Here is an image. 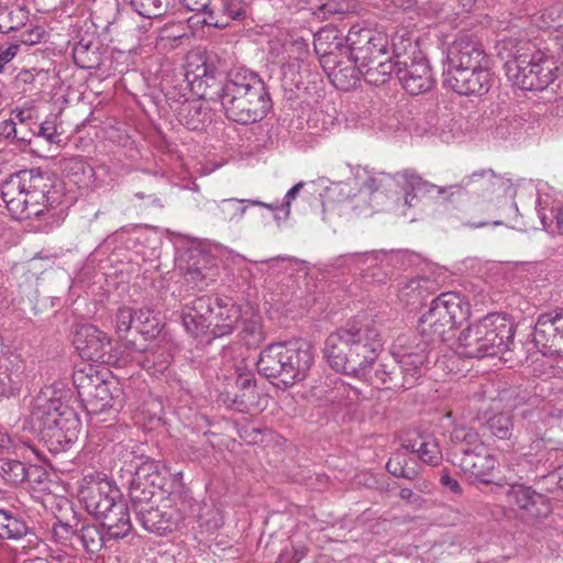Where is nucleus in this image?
I'll return each mask as SVG.
<instances>
[{
  "instance_id": "nucleus-10",
  "label": "nucleus",
  "mask_w": 563,
  "mask_h": 563,
  "mask_svg": "<svg viewBox=\"0 0 563 563\" xmlns=\"http://www.w3.org/2000/svg\"><path fill=\"white\" fill-rule=\"evenodd\" d=\"M406 42L413 51L407 54V46H404L402 53L398 45H395L396 76L409 95L417 96L429 91L434 85V78L426 56L416 49L409 38Z\"/></svg>"
},
{
  "instance_id": "nucleus-38",
  "label": "nucleus",
  "mask_w": 563,
  "mask_h": 563,
  "mask_svg": "<svg viewBox=\"0 0 563 563\" xmlns=\"http://www.w3.org/2000/svg\"><path fill=\"white\" fill-rule=\"evenodd\" d=\"M178 120L188 130L199 131L203 129L208 113L199 102L187 101L178 110Z\"/></svg>"
},
{
  "instance_id": "nucleus-1",
  "label": "nucleus",
  "mask_w": 563,
  "mask_h": 563,
  "mask_svg": "<svg viewBox=\"0 0 563 563\" xmlns=\"http://www.w3.org/2000/svg\"><path fill=\"white\" fill-rule=\"evenodd\" d=\"M382 349L383 340L375 322L357 316L328 336L324 355L334 371L363 380Z\"/></svg>"
},
{
  "instance_id": "nucleus-53",
  "label": "nucleus",
  "mask_w": 563,
  "mask_h": 563,
  "mask_svg": "<svg viewBox=\"0 0 563 563\" xmlns=\"http://www.w3.org/2000/svg\"><path fill=\"white\" fill-rule=\"evenodd\" d=\"M55 120L56 118L54 117L46 118L40 125L38 136L44 137L48 143H57L59 141L60 134L57 132Z\"/></svg>"
},
{
  "instance_id": "nucleus-48",
  "label": "nucleus",
  "mask_w": 563,
  "mask_h": 563,
  "mask_svg": "<svg viewBox=\"0 0 563 563\" xmlns=\"http://www.w3.org/2000/svg\"><path fill=\"white\" fill-rule=\"evenodd\" d=\"M132 8L147 19L161 16L167 9L165 0H131Z\"/></svg>"
},
{
  "instance_id": "nucleus-45",
  "label": "nucleus",
  "mask_w": 563,
  "mask_h": 563,
  "mask_svg": "<svg viewBox=\"0 0 563 563\" xmlns=\"http://www.w3.org/2000/svg\"><path fill=\"white\" fill-rule=\"evenodd\" d=\"M25 465L11 459H0V476L10 485H18L25 481L27 477Z\"/></svg>"
},
{
  "instance_id": "nucleus-17",
  "label": "nucleus",
  "mask_w": 563,
  "mask_h": 563,
  "mask_svg": "<svg viewBox=\"0 0 563 563\" xmlns=\"http://www.w3.org/2000/svg\"><path fill=\"white\" fill-rule=\"evenodd\" d=\"M73 343L79 355L87 361L108 363L111 358V339L92 324L77 327Z\"/></svg>"
},
{
  "instance_id": "nucleus-44",
  "label": "nucleus",
  "mask_w": 563,
  "mask_h": 563,
  "mask_svg": "<svg viewBox=\"0 0 563 563\" xmlns=\"http://www.w3.org/2000/svg\"><path fill=\"white\" fill-rule=\"evenodd\" d=\"M241 335L249 346H256L264 341L262 319L257 313H252L250 318L242 317Z\"/></svg>"
},
{
  "instance_id": "nucleus-52",
  "label": "nucleus",
  "mask_w": 563,
  "mask_h": 563,
  "mask_svg": "<svg viewBox=\"0 0 563 563\" xmlns=\"http://www.w3.org/2000/svg\"><path fill=\"white\" fill-rule=\"evenodd\" d=\"M194 73V79L206 80L208 84L209 79H214L217 75L220 73V69L213 63L212 56H208L206 59L201 60V64L197 65Z\"/></svg>"
},
{
  "instance_id": "nucleus-23",
  "label": "nucleus",
  "mask_w": 563,
  "mask_h": 563,
  "mask_svg": "<svg viewBox=\"0 0 563 563\" xmlns=\"http://www.w3.org/2000/svg\"><path fill=\"white\" fill-rule=\"evenodd\" d=\"M454 463L464 474L487 484L490 482L488 477L496 467L497 460L495 455L489 452L488 448L483 444L477 446L476 450L461 455L459 459L454 460Z\"/></svg>"
},
{
  "instance_id": "nucleus-51",
  "label": "nucleus",
  "mask_w": 563,
  "mask_h": 563,
  "mask_svg": "<svg viewBox=\"0 0 563 563\" xmlns=\"http://www.w3.org/2000/svg\"><path fill=\"white\" fill-rule=\"evenodd\" d=\"M183 3L187 10L197 12L195 16L189 19V21L195 24H201V22L198 21L203 19L209 11H213V9L210 8L212 0H183Z\"/></svg>"
},
{
  "instance_id": "nucleus-50",
  "label": "nucleus",
  "mask_w": 563,
  "mask_h": 563,
  "mask_svg": "<svg viewBox=\"0 0 563 563\" xmlns=\"http://www.w3.org/2000/svg\"><path fill=\"white\" fill-rule=\"evenodd\" d=\"M236 379L235 384L238 388L243 390L242 397H254L255 391V378L254 375L250 371H245L242 366V363L236 366Z\"/></svg>"
},
{
  "instance_id": "nucleus-55",
  "label": "nucleus",
  "mask_w": 563,
  "mask_h": 563,
  "mask_svg": "<svg viewBox=\"0 0 563 563\" xmlns=\"http://www.w3.org/2000/svg\"><path fill=\"white\" fill-rule=\"evenodd\" d=\"M334 389L336 390V395L330 396L328 398L332 402H342L343 400L340 396L343 395H345L351 400L358 398V390L356 388L346 386L344 383H336Z\"/></svg>"
},
{
  "instance_id": "nucleus-42",
  "label": "nucleus",
  "mask_w": 563,
  "mask_h": 563,
  "mask_svg": "<svg viewBox=\"0 0 563 563\" xmlns=\"http://www.w3.org/2000/svg\"><path fill=\"white\" fill-rule=\"evenodd\" d=\"M331 76L332 82L338 89L350 90L360 81L362 74L356 64L343 67L340 63L333 68Z\"/></svg>"
},
{
  "instance_id": "nucleus-5",
  "label": "nucleus",
  "mask_w": 563,
  "mask_h": 563,
  "mask_svg": "<svg viewBox=\"0 0 563 563\" xmlns=\"http://www.w3.org/2000/svg\"><path fill=\"white\" fill-rule=\"evenodd\" d=\"M312 363L310 343L297 339L269 344L261 352L256 366L265 377L276 378L289 387L306 378Z\"/></svg>"
},
{
  "instance_id": "nucleus-13",
  "label": "nucleus",
  "mask_w": 563,
  "mask_h": 563,
  "mask_svg": "<svg viewBox=\"0 0 563 563\" xmlns=\"http://www.w3.org/2000/svg\"><path fill=\"white\" fill-rule=\"evenodd\" d=\"M490 65L483 45L473 35L459 36L449 47L443 63V71L470 69Z\"/></svg>"
},
{
  "instance_id": "nucleus-30",
  "label": "nucleus",
  "mask_w": 563,
  "mask_h": 563,
  "mask_svg": "<svg viewBox=\"0 0 563 563\" xmlns=\"http://www.w3.org/2000/svg\"><path fill=\"white\" fill-rule=\"evenodd\" d=\"M80 429V421L76 412L68 406H62L59 416L56 417V423L53 426L47 438L59 444H69L76 441Z\"/></svg>"
},
{
  "instance_id": "nucleus-15",
  "label": "nucleus",
  "mask_w": 563,
  "mask_h": 563,
  "mask_svg": "<svg viewBox=\"0 0 563 563\" xmlns=\"http://www.w3.org/2000/svg\"><path fill=\"white\" fill-rule=\"evenodd\" d=\"M489 66L443 71V85L459 95H484L492 86Z\"/></svg>"
},
{
  "instance_id": "nucleus-4",
  "label": "nucleus",
  "mask_w": 563,
  "mask_h": 563,
  "mask_svg": "<svg viewBox=\"0 0 563 563\" xmlns=\"http://www.w3.org/2000/svg\"><path fill=\"white\" fill-rule=\"evenodd\" d=\"M79 498L86 510L101 521L109 539H123L132 531L128 504L110 482L97 481L82 486Z\"/></svg>"
},
{
  "instance_id": "nucleus-63",
  "label": "nucleus",
  "mask_w": 563,
  "mask_h": 563,
  "mask_svg": "<svg viewBox=\"0 0 563 563\" xmlns=\"http://www.w3.org/2000/svg\"><path fill=\"white\" fill-rule=\"evenodd\" d=\"M399 497L412 505H419L421 503V497L416 495L410 488H401Z\"/></svg>"
},
{
  "instance_id": "nucleus-57",
  "label": "nucleus",
  "mask_w": 563,
  "mask_h": 563,
  "mask_svg": "<svg viewBox=\"0 0 563 563\" xmlns=\"http://www.w3.org/2000/svg\"><path fill=\"white\" fill-rule=\"evenodd\" d=\"M24 471L27 473L25 481L30 483L42 484L47 478V472L40 465H25Z\"/></svg>"
},
{
  "instance_id": "nucleus-35",
  "label": "nucleus",
  "mask_w": 563,
  "mask_h": 563,
  "mask_svg": "<svg viewBox=\"0 0 563 563\" xmlns=\"http://www.w3.org/2000/svg\"><path fill=\"white\" fill-rule=\"evenodd\" d=\"M139 521L146 531L159 536L172 531L174 526L173 516L170 512L152 507L146 510H140Z\"/></svg>"
},
{
  "instance_id": "nucleus-11",
  "label": "nucleus",
  "mask_w": 563,
  "mask_h": 563,
  "mask_svg": "<svg viewBox=\"0 0 563 563\" xmlns=\"http://www.w3.org/2000/svg\"><path fill=\"white\" fill-rule=\"evenodd\" d=\"M346 43L350 60L357 67L369 66V63L387 56V36L372 29L353 25L346 35Z\"/></svg>"
},
{
  "instance_id": "nucleus-40",
  "label": "nucleus",
  "mask_w": 563,
  "mask_h": 563,
  "mask_svg": "<svg viewBox=\"0 0 563 563\" xmlns=\"http://www.w3.org/2000/svg\"><path fill=\"white\" fill-rule=\"evenodd\" d=\"M242 200L235 198L220 200L216 203L213 216L224 222L240 221L246 212V206H241L244 203Z\"/></svg>"
},
{
  "instance_id": "nucleus-49",
  "label": "nucleus",
  "mask_w": 563,
  "mask_h": 563,
  "mask_svg": "<svg viewBox=\"0 0 563 563\" xmlns=\"http://www.w3.org/2000/svg\"><path fill=\"white\" fill-rule=\"evenodd\" d=\"M77 521L74 525L56 521L52 527L53 538L63 545L76 549Z\"/></svg>"
},
{
  "instance_id": "nucleus-26",
  "label": "nucleus",
  "mask_w": 563,
  "mask_h": 563,
  "mask_svg": "<svg viewBox=\"0 0 563 563\" xmlns=\"http://www.w3.org/2000/svg\"><path fill=\"white\" fill-rule=\"evenodd\" d=\"M209 334L213 338L229 335L242 319L241 309L229 300L216 298Z\"/></svg>"
},
{
  "instance_id": "nucleus-24",
  "label": "nucleus",
  "mask_w": 563,
  "mask_h": 563,
  "mask_svg": "<svg viewBox=\"0 0 563 563\" xmlns=\"http://www.w3.org/2000/svg\"><path fill=\"white\" fill-rule=\"evenodd\" d=\"M172 360L170 343L165 339L151 343L134 355V361L151 375L163 374Z\"/></svg>"
},
{
  "instance_id": "nucleus-21",
  "label": "nucleus",
  "mask_w": 563,
  "mask_h": 563,
  "mask_svg": "<svg viewBox=\"0 0 563 563\" xmlns=\"http://www.w3.org/2000/svg\"><path fill=\"white\" fill-rule=\"evenodd\" d=\"M217 261L206 252L196 251L190 254L184 279L192 290H203L218 276Z\"/></svg>"
},
{
  "instance_id": "nucleus-41",
  "label": "nucleus",
  "mask_w": 563,
  "mask_h": 563,
  "mask_svg": "<svg viewBox=\"0 0 563 563\" xmlns=\"http://www.w3.org/2000/svg\"><path fill=\"white\" fill-rule=\"evenodd\" d=\"M161 319L150 307L136 309L135 330L144 336H155L159 332Z\"/></svg>"
},
{
  "instance_id": "nucleus-62",
  "label": "nucleus",
  "mask_w": 563,
  "mask_h": 563,
  "mask_svg": "<svg viewBox=\"0 0 563 563\" xmlns=\"http://www.w3.org/2000/svg\"><path fill=\"white\" fill-rule=\"evenodd\" d=\"M339 12L338 4L335 2L329 1L325 3H322L318 7L314 14L320 19H329L331 15Z\"/></svg>"
},
{
  "instance_id": "nucleus-2",
  "label": "nucleus",
  "mask_w": 563,
  "mask_h": 563,
  "mask_svg": "<svg viewBox=\"0 0 563 563\" xmlns=\"http://www.w3.org/2000/svg\"><path fill=\"white\" fill-rule=\"evenodd\" d=\"M0 192L9 212L18 220L42 216L57 203L49 175L36 168L11 174L2 181Z\"/></svg>"
},
{
  "instance_id": "nucleus-12",
  "label": "nucleus",
  "mask_w": 563,
  "mask_h": 563,
  "mask_svg": "<svg viewBox=\"0 0 563 563\" xmlns=\"http://www.w3.org/2000/svg\"><path fill=\"white\" fill-rule=\"evenodd\" d=\"M399 176L411 188V191L406 192V196L404 198L405 205L408 207H417L421 198L428 194L432 195L433 192H437L438 196H442L445 194L453 195V189L455 188H467L473 183H478L479 180H485L490 184L493 183L494 179L497 178V175L493 169H481L472 173L470 176L464 177L459 185L439 187L423 180L413 170H404L399 174Z\"/></svg>"
},
{
  "instance_id": "nucleus-27",
  "label": "nucleus",
  "mask_w": 563,
  "mask_h": 563,
  "mask_svg": "<svg viewBox=\"0 0 563 563\" xmlns=\"http://www.w3.org/2000/svg\"><path fill=\"white\" fill-rule=\"evenodd\" d=\"M506 498L509 505L525 510L530 517L545 516L549 511L545 497L523 485H510L506 490Z\"/></svg>"
},
{
  "instance_id": "nucleus-36",
  "label": "nucleus",
  "mask_w": 563,
  "mask_h": 563,
  "mask_svg": "<svg viewBox=\"0 0 563 563\" xmlns=\"http://www.w3.org/2000/svg\"><path fill=\"white\" fill-rule=\"evenodd\" d=\"M30 534L32 529L11 511L0 509V539L19 541Z\"/></svg>"
},
{
  "instance_id": "nucleus-34",
  "label": "nucleus",
  "mask_w": 563,
  "mask_h": 563,
  "mask_svg": "<svg viewBox=\"0 0 563 563\" xmlns=\"http://www.w3.org/2000/svg\"><path fill=\"white\" fill-rule=\"evenodd\" d=\"M417 443L404 442L401 448L395 451L386 463V470L396 477L413 479L417 475L415 467L408 466L410 451H415Z\"/></svg>"
},
{
  "instance_id": "nucleus-16",
  "label": "nucleus",
  "mask_w": 563,
  "mask_h": 563,
  "mask_svg": "<svg viewBox=\"0 0 563 563\" xmlns=\"http://www.w3.org/2000/svg\"><path fill=\"white\" fill-rule=\"evenodd\" d=\"M79 369L74 374V384L78 396L89 412L97 413L110 406V390L108 384L98 375Z\"/></svg>"
},
{
  "instance_id": "nucleus-3",
  "label": "nucleus",
  "mask_w": 563,
  "mask_h": 563,
  "mask_svg": "<svg viewBox=\"0 0 563 563\" xmlns=\"http://www.w3.org/2000/svg\"><path fill=\"white\" fill-rule=\"evenodd\" d=\"M219 99L227 118L240 124L261 121L271 109V98L263 79L246 69L229 74Z\"/></svg>"
},
{
  "instance_id": "nucleus-22",
  "label": "nucleus",
  "mask_w": 563,
  "mask_h": 563,
  "mask_svg": "<svg viewBox=\"0 0 563 563\" xmlns=\"http://www.w3.org/2000/svg\"><path fill=\"white\" fill-rule=\"evenodd\" d=\"M26 379V363L18 355L0 356V398L15 397Z\"/></svg>"
},
{
  "instance_id": "nucleus-60",
  "label": "nucleus",
  "mask_w": 563,
  "mask_h": 563,
  "mask_svg": "<svg viewBox=\"0 0 563 563\" xmlns=\"http://www.w3.org/2000/svg\"><path fill=\"white\" fill-rule=\"evenodd\" d=\"M333 35V38H335L334 31L333 30H323L319 33H317L314 37V48L317 52H322V54H331L330 46L323 48L324 41L329 40L330 36Z\"/></svg>"
},
{
  "instance_id": "nucleus-31",
  "label": "nucleus",
  "mask_w": 563,
  "mask_h": 563,
  "mask_svg": "<svg viewBox=\"0 0 563 563\" xmlns=\"http://www.w3.org/2000/svg\"><path fill=\"white\" fill-rule=\"evenodd\" d=\"M395 37L393 40V57L388 55L377 59L375 63H369V66L360 67L362 77L364 80L374 86H380L386 84L391 75L397 73L396 57H395V45H397Z\"/></svg>"
},
{
  "instance_id": "nucleus-19",
  "label": "nucleus",
  "mask_w": 563,
  "mask_h": 563,
  "mask_svg": "<svg viewBox=\"0 0 563 563\" xmlns=\"http://www.w3.org/2000/svg\"><path fill=\"white\" fill-rule=\"evenodd\" d=\"M448 221L453 228L466 227L471 229H478L493 223L500 225V220H493L496 216L495 206L486 200H476L462 208L452 207L446 210Z\"/></svg>"
},
{
  "instance_id": "nucleus-29",
  "label": "nucleus",
  "mask_w": 563,
  "mask_h": 563,
  "mask_svg": "<svg viewBox=\"0 0 563 563\" xmlns=\"http://www.w3.org/2000/svg\"><path fill=\"white\" fill-rule=\"evenodd\" d=\"M62 406L63 402L58 398L38 395L34 399L31 411L33 428L43 433L44 437H47L48 432H51L53 426L56 423V417L59 416Z\"/></svg>"
},
{
  "instance_id": "nucleus-33",
  "label": "nucleus",
  "mask_w": 563,
  "mask_h": 563,
  "mask_svg": "<svg viewBox=\"0 0 563 563\" xmlns=\"http://www.w3.org/2000/svg\"><path fill=\"white\" fill-rule=\"evenodd\" d=\"M76 531V544H79L85 551L90 553L100 551L106 538L109 539L107 532L103 534L99 526L86 520H77Z\"/></svg>"
},
{
  "instance_id": "nucleus-64",
  "label": "nucleus",
  "mask_w": 563,
  "mask_h": 563,
  "mask_svg": "<svg viewBox=\"0 0 563 563\" xmlns=\"http://www.w3.org/2000/svg\"><path fill=\"white\" fill-rule=\"evenodd\" d=\"M3 124V133L7 137H15L16 136V125L12 120H5L2 122Z\"/></svg>"
},
{
  "instance_id": "nucleus-25",
  "label": "nucleus",
  "mask_w": 563,
  "mask_h": 563,
  "mask_svg": "<svg viewBox=\"0 0 563 563\" xmlns=\"http://www.w3.org/2000/svg\"><path fill=\"white\" fill-rule=\"evenodd\" d=\"M435 282L426 276L405 277L397 284L398 300L408 307H417L435 291Z\"/></svg>"
},
{
  "instance_id": "nucleus-61",
  "label": "nucleus",
  "mask_w": 563,
  "mask_h": 563,
  "mask_svg": "<svg viewBox=\"0 0 563 563\" xmlns=\"http://www.w3.org/2000/svg\"><path fill=\"white\" fill-rule=\"evenodd\" d=\"M440 483L443 487L455 495L462 494V487L457 479L450 476L448 472H443L440 478Z\"/></svg>"
},
{
  "instance_id": "nucleus-58",
  "label": "nucleus",
  "mask_w": 563,
  "mask_h": 563,
  "mask_svg": "<svg viewBox=\"0 0 563 563\" xmlns=\"http://www.w3.org/2000/svg\"><path fill=\"white\" fill-rule=\"evenodd\" d=\"M20 46L18 44H9L0 46V73L3 71L4 66L9 64L18 54Z\"/></svg>"
},
{
  "instance_id": "nucleus-9",
  "label": "nucleus",
  "mask_w": 563,
  "mask_h": 563,
  "mask_svg": "<svg viewBox=\"0 0 563 563\" xmlns=\"http://www.w3.org/2000/svg\"><path fill=\"white\" fill-rule=\"evenodd\" d=\"M430 350L431 346L417 336L399 335L391 346V355L402 376L391 377L384 372V379L394 386L413 387L422 376Z\"/></svg>"
},
{
  "instance_id": "nucleus-37",
  "label": "nucleus",
  "mask_w": 563,
  "mask_h": 563,
  "mask_svg": "<svg viewBox=\"0 0 563 563\" xmlns=\"http://www.w3.org/2000/svg\"><path fill=\"white\" fill-rule=\"evenodd\" d=\"M451 440L455 445L454 460L485 444L476 431L466 427H455L451 432Z\"/></svg>"
},
{
  "instance_id": "nucleus-7",
  "label": "nucleus",
  "mask_w": 563,
  "mask_h": 563,
  "mask_svg": "<svg viewBox=\"0 0 563 563\" xmlns=\"http://www.w3.org/2000/svg\"><path fill=\"white\" fill-rule=\"evenodd\" d=\"M512 338L509 320L500 313H489L459 334L456 352L462 357L496 356L508 351Z\"/></svg>"
},
{
  "instance_id": "nucleus-28",
  "label": "nucleus",
  "mask_w": 563,
  "mask_h": 563,
  "mask_svg": "<svg viewBox=\"0 0 563 563\" xmlns=\"http://www.w3.org/2000/svg\"><path fill=\"white\" fill-rule=\"evenodd\" d=\"M159 475L153 462L142 463L130 483L129 493L133 501L143 503L152 499Z\"/></svg>"
},
{
  "instance_id": "nucleus-18",
  "label": "nucleus",
  "mask_w": 563,
  "mask_h": 563,
  "mask_svg": "<svg viewBox=\"0 0 563 563\" xmlns=\"http://www.w3.org/2000/svg\"><path fill=\"white\" fill-rule=\"evenodd\" d=\"M343 257L347 265L360 271L366 283L383 284L390 277L389 256L383 251L351 253Z\"/></svg>"
},
{
  "instance_id": "nucleus-39",
  "label": "nucleus",
  "mask_w": 563,
  "mask_h": 563,
  "mask_svg": "<svg viewBox=\"0 0 563 563\" xmlns=\"http://www.w3.org/2000/svg\"><path fill=\"white\" fill-rule=\"evenodd\" d=\"M411 443H417L415 451L410 453H417L418 457L426 464L437 466L442 461V452L439 448L438 442L432 435H419Z\"/></svg>"
},
{
  "instance_id": "nucleus-6",
  "label": "nucleus",
  "mask_w": 563,
  "mask_h": 563,
  "mask_svg": "<svg viewBox=\"0 0 563 563\" xmlns=\"http://www.w3.org/2000/svg\"><path fill=\"white\" fill-rule=\"evenodd\" d=\"M508 59L505 63L507 76L523 90H543L559 74L556 62L538 49L529 41H509Z\"/></svg>"
},
{
  "instance_id": "nucleus-14",
  "label": "nucleus",
  "mask_w": 563,
  "mask_h": 563,
  "mask_svg": "<svg viewBox=\"0 0 563 563\" xmlns=\"http://www.w3.org/2000/svg\"><path fill=\"white\" fill-rule=\"evenodd\" d=\"M532 336L542 355H563V310L556 309L541 314Z\"/></svg>"
},
{
  "instance_id": "nucleus-8",
  "label": "nucleus",
  "mask_w": 563,
  "mask_h": 563,
  "mask_svg": "<svg viewBox=\"0 0 563 563\" xmlns=\"http://www.w3.org/2000/svg\"><path fill=\"white\" fill-rule=\"evenodd\" d=\"M467 313L468 309L459 295L441 294L419 319L420 340L430 346L448 341L456 324L465 320Z\"/></svg>"
},
{
  "instance_id": "nucleus-56",
  "label": "nucleus",
  "mask_w": 563,
  "mask_h": 563,
  "mask_svg": "<svg viewBox=\"0 0 563 563\" xmlns=\"http://www.w3.org/2000/svg\"><path fill=\"white\" fill-rule=\"evenodd\" d=\"M305 183L299 181L296 185H294L285 195L284 202L280 205V211L284 212L285 217L287 218L290 213V206L291 202L297 198L300 190L303 188Z\"/></svg>"
},
{
  "instance_id": "nucleus-59",
  "label": "nucleus",
  "mask_w": 563,
  "mask_h": 563,
  "mask_svg": "<svg viewBox=\"0 0 563 563\" xmlns=\"http://www.w3.org/2000/svg\"><path fill=\"white\" fill-rule=\"evenodd\" d=\"M89 46L82 44L81 42L78 43L74 49V58L77 64H79L82 68H93L95 65L92 63H89L87 60Z\"/></svg>"
},
{
  "instance_id": "nucleus-43",
  "label": "nucleus",
  "mask_w": 563,
  "mask_h": 563,
  "mask_svg": "<svg viewBox=\"0 0 563 563\" xmlns=\"http://www.w3.org/2000/svg\"><path fill=\"white\" fill-rule=\"evenodd\" d=\"M485 428L493 437L508 440L511 438L514 430L512 417L506 412L495 413L487 419Z\"/></svg>"
},
{
  "instance_id": "nucleus-47",
  "label": "nucleus",
  "mask_w": 563,
  "mask_h": 563,
  "mask_svg": "<svg viewBox=\"0 0 563 563\" xmlns=\"http://www.w3.org/2000/svg\"><path fill=\"white\" fill-rule=\"evenodd\" d=\"M398 371H396V366L389 367L387 364H379L377 368L373 372V369L369 372L368 377H365L363 380L367 382L371 385L378 386L385 385L387 389H406L405 386H394L391 382H387L384 379V372L388 373V376L391 377H400V369L397 367Z\"/></svg>"
},
{
  "instance_id": "nucleus-20",
  "label": "nucleus",
  "mask_w": 563,
  "mask_h": 563,
  "mask_svg": "<svg viewBox=\"0 0 563 563\" xmlns=\"http://www.w3.org/2000/svg\"><path fill=\"white\" fill-rule=\"evenodd\" d=\"M214 299L199 296L191 300L185 299L181 309V321L186 331L195 336L209 333Z\"/></svg>"
},
{
  "instance_id": "nucleus-32",
  "label": "nucleus",
  "mask_w": 563,
  "mask_h": 563,
  "mask_svg": "<svg viewBox=\"0 0 563 563\" xmlns=\"http://www.w3.org/2000/svg\"><path fill=\"white\" fill-rule=\"evenodd\" d=\"M354 188L351 183H336L327 188V201L323 202V212L330 211L331 213H341L342 209L345 211L355 208L351 205Z\"/></svg>"
},
{
  "instance_id": "nucleus-46",
  "label": "nucleus",
  "mask_w": 563,
  "mask_h": 563,
  "mask_svg": "<svg viewBox=\"0 0 563 563\" xmlns=\"http://www.w3.org/2000/svg\"><path fill=\"white\" fill-rule=\"evenodd\" d=\"M136 309L130 306H121L112 318L113 328L119 336H125L135 329Z\"/></svg>"
},
{
  "instance_id": "nucleus-54",
  "label": "nucleus",
  "mask_w": 563,
  "mask_h": 563,
  "mask_svg": "<svg viewBox=\"0 0 563 563\" xmlns=\"http://www.w3.org/2000/svg\"><path fill=\"white\" fill-rule=\"evenodd\" d=\"M362 180V188L368 192H375L382 187V178L371 175L367 170H363L362 174L357 173L355 181Z\"/></svg>"
}]
</instances>
